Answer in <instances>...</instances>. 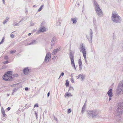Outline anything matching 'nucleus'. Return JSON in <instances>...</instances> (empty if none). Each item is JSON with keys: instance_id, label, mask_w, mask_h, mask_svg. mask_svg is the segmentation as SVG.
Wrapping results in <instances>:
<instances>
[{"instance_id": "nucleus-1", "label": "nucleus", "mask_w": 123, "mask_h": 123, "mask_svg": "<svg viewBox=\"0 0 123 123\" xmlns=\"http://www.w3.org/2000/svg\"><path fill=\"white\" fill-rule=\"evenodd\" d=\"M93 4L95 8V11L97 15L100 17H102L103 16V13L102 10L100 9L98 4L96 0H93Z\"/></svg>"}, {"instance_id": "nucleus-2", "label": "nucleus", "mask_w": 123, "mask_h": 123, "mask_svg": "<svg viewBox=\"0 0 123 123\" xmlns=\"http://www.w3.org/2000/svg\"><path fill=\"white\" fill-rule=\"evenodd\" d=\"M117 107L116 112L117 116H119L123 112V102H120L117 104Z\"/></svg>"}, {"instance_id": "nucleus-3", "label": "nucleus", "mask_w": 123, "mask_h": 123, "mask_svg": "<svg viewBox=\"0 0 123 123\" xmlns=\"http://www.w3.org/2000/svg\"><path fill=\"white\" fill-rule=\"evenodd\" d=\"M12 71H9L6 72L3 76V79L8 81H12Z\"/></svg>"}, {"instance_id": "nucleus-4", "label": "nucleus", "mask_w": 123, "mask_h": 123, "mask_svg": "<svg viewBox=\"0 0 123 123\" xmlns=\"http://www.w3.org/2000/svg\"><path fill=\"white\" fill-rule=\"evenodd\" d=\"M111 18L112 21L115 23H119L122 21L121 18L118 15L117 12L114 11L112 12V15Z\"/></svg>"}, {"instance_id": "nucleus-5", "label": "nucleus", "mask_w": 123, "mask_h": 123, "mask_svg": "<svg viewBox=\"0 0 123 123\" xmlns=\"http://www.w3.org/2000/svg\"><path fill=\"white\" fill-rule=\"evenodd\" d=\"M88 118L92 117V118L96 117L99 116L98 114V111L97 110H94L92 111H88Z\"/></svg>"}, {"instance_id": "nucleus-6", "label": "nucleus", "mask_w": 123, "mask_h": 123, "mask_svg": "<svg viewBox=\"0 0 123 123\" xmlns=\"http://www.w3.org/2000/svg\"><path fill=\"white\" fill-rule=\"evenodd\" d=\"M121 92H123V80L121 81L118 85L117 89V94L119 95Z\"/></svg>"}, {"instance_id": "nucleus-7", "label": "nucleus", "mask_w": 123, "mask_h": 123, "mask_svg": "<svg viewBox=\"0 0 123 123\" xmlns=\"http://www.w3.org/2000/svg\"><path fill=\"white\" fill-rule=\"evenodd\" d=\"M69 54V57L71 60V65L73 67H74V69L76 70V68L74 60V55L71 51L70 52Z\"/></svg>"}, {"instance_id": "nucleus-8", "label": "nucleus", "mask_w": 123, "mask_h": 123, "mask_svg": "<svg viewBox=\"0 0 123 123\" xmlns=\"http://www.w3.org/2000/svg\"><path fill=\"white\" fill-rule=\"evenodd\" d=\"M108 96H109V100H111V97L113 96L112 90L111 88H110L108 91L107 93Z\"/></svg>"}, {"instance_id": "nucleus-9", "label": "nucleus", "mask_w": 123, "mask_h": 123, "mask_svg": "<svg viewBox=\"0 0 123 123\" xmlns=\"http://www.w3.org/2000/svg\"><path fill=\"white\" fill-rule=\"evenodd\" d=\"M51 58V54L49 52H48L47 53L45 57L44 62H49V57Z\"/></svg>"}, {"instance_id": "nucleus-10", "label": "nucleus", "mask_w": 123, "mask_h": 123, "mask_svg": "<svg viewBox=\"0 0 123 123\" xmlns=\"http://www.w3.org/2000/svg\"><path fill=\"white\" fill-rule=\"evenodd\" d=\"M56 39L55 37H53L50 43L51 46H54L55 43L56 42Z\"/></svg>"}, {"instance_id": "nucleus-11", "label": "nucleus", "mask_w": 123, "mask_h": 123, "mask_svg": "<svg viewBox=\"0 0 123 123\" xmlns=\"http://www.w3.org/2000/svg\"><path fill=\"white\" fill-rule=\"evenodd\" d=\"M80 48L81 49L80 51L82 53L86 52V49H85V47L83 45V43H81L80 46Z\"/></svg>"}, {"instance_id": "nucleus-12", "label": "nucleus", "mask_w": 123, "mask_h": 123, "mask_svg": "<svg viewBox=\"0 0 123 123\" xmlns=\"http://www.w3.org/2000/svg\"><path fill=\"white\" fill-rule=\"evenodd\" d=\"M30 70L28 67L25 68L23 70V73L24 74L27 75L29 73Z\"/></svg>"}, {"instance_id": "nucleus-13", "label": "nucleus", "mask_w": 123, "mask_h": 123, "mask_svg": "<svg viewBox=\"0 0 123 123\" xmlns=\"http://www.w3.org/2000/svg\"><path fill=\"white\" fill-rule=\"evenodd\" d=\"M60 48H59L54 49L52 53V55H55L59 51H60Z\"/></svg>"}, {"instance_id": "nucleus-14", "label": "nucleus", "mask_w": 123, "mask_h": 123, "mask_svg": "<svg viewBox=\"0 0 123 123\" xmlns=\"http://www.w3.org/2000/svg\"><path fill=\"white\" fill-rule=\"evenodd\" d=\"M1 112L2 114L3 115V117H5L7 116V115L5 114V111L4 110L3 108L2 107L1 109Z\"/></svg>"}, {"instance_id": "nucleus-15", "label": "nucleus", "mask_w": 123, "mask_h": 123, "mask_svg": "<svg viewBox=\"0 0 123 123\" xmlns=\"http://www.w3.org/2000/svg\"><path fill=\"white\" fill-rule=\"evenodd\" d=\"M78 64L80 70H81L82 69L81 65H82V62L81 59H79L78 62Z\"/></svg>"}, {"instance_id": "nucleus-16", "label": "nucleus", "mask_w": 123, "mask_h": 123, "mask_svg": "<svg viewBox=\"0 0 123 123\" xmlns=\"http://www.w3.org/2000/svg\"><path fill=\"white\" fill-rule=\"evenodd\" d=\"M37 42L36 40H33L32 41L31 43H28L29 45H33L36 44L37 43Z\"/></svg>"}, {"instance_id": "nucleus-17", "label": "nucleus", "mask_w": 123, "mask_h": 123, "mask_svg": "<svg viewBox=\"0 0 123 123\" xmlns=\"http://www.w3.org/2000/svg\"><path fill=\"white\" fill-rule=\"evenodd\" d=\"M40 31L41 32H44L46 30V29L45 28L44 26L40 27Z\"/></svg>"}, {"instance_id": "nucleus-18", "label": "nucleus", "mask_w": 123, "mask_h": 123, "mask_svg": "<svg viewBox=\"0 0 123 123\" xmlns=\"http://www.w3.org/2000/svg\"><path fill=\"white\" fill-rule=\"evenodd\" d=\"M65 97H69V96H72V95L71 93L69 92L66 93L65 95Z\"/></svg>"}, {"instance_id": "nucleus-19", "label": "nucleus", "mask_w": 123, "mask_h": 123, "mask_svg": "<svg viewBox=\"0 0 123 123\" xmlns=\"http://www.w3.org/2000/svg\"><path fill=\"white\" fill-rule=\"evenodd\" d=\"M71 20L73 22V23L74 24L76 23L77 22V20L76 18H72Z\"/></svg>"}, {"instance_id": "nucleus-20", "label": "nucleus", "mask_w": 123, "mask_h": 123, "mask_svg": "<svg viewBox=\"0 0 123 123\" xmlns=\"http://www.w3.org/2000/svg\"><path fill=\"white\" fill-rule=\"evenodd\" d=\"M80 77L81 78V81H83L85 79V75H83L82 74H80Z\"/></svg>"}, {"instance_id": "nucleus-21", "label": "nucleus", "mask_w": 123, "mask_h": 123, "mask_svg": "<svg viewBox=\"0 0 123 123\" xmlns=\"http://www.w3.org/2000/svg\"><path fill=\"white\" fill-rule=\"evenodd\" d=\"M87 38L88 39L89 42H90L92 43V38H91V37H87Z\"/></svg>"}, {"instance_id": "nucleus-22", "label": "nucleus", "mask_w": 123, "mask_h": 123, "mask_svg": "<svg viewBox=\"0 0 123 123\" xmlns=\"http://www.w3.org/2000/svg\"><path fill=\"white\" fill-rule=\"evenodd\" d=\"M90 37H91V38H92V35L93 34V32H92V29H90Z\"/></svg>"}, {"instance_id": "nucleus-23", "label": "nucleus", "mask_w": 123, "mask_h": 123, "mask_svg": "<svg viewBox=\"0 0 123 123\" xmlns=\"http://www.w3.org/2000/svg\"><path fill=\"white\" fill-rule=\"evenodd\" d=\"M85 109V107L83 106L82 108L81 112L83 114Z\"/></svg>"}, {"instance_id": "nucleus-24", "label": "nucleus", "mask_w": 123, "mask_h": 123, "mask_svg": "<svg viewBox=\"0 0 123 123\" xmlns=\"http://www.w3.org/2000/svg\"><path fill=\"white\" fill-rule=\"evenodd\" d=\"M69 82L68 81V80H67L66 81V82L65 83V85L67 87V86H68L69 85Z\"/></svg>"}, {"instance_id": "nucleus-25", "label": "nucleus", "mask_w": 123, "mask_h": 123, "mask_svg": "<svg viewBox=\"0 0 123 123\" xmlns=\"http://www.w3.org/2000/svg\"><path fill=\"white\" fill-rule=\"evenodd\" d=\"M43 5H42L39 8L38 10V12H40L41 11L43 7Z\"/></svg>"}, {"instance_id": "nucleus-26", "label": "nucleus", "mask_w": 123, "mask_h": 123, "mask_svg": "<svg viewBox=\"0 0 123 123\" xmlns=\"http://www.w3.org/2000/svg\"><path fill=\"white\" fill-rule=\"evenodd\" d=\"M16 51V50L14 49L10 51V54L14 53Z\"/></svg>"}, {"instance_id": "nucleus-27", "label": "nucleus", "mask_w": 123, "mask_h": 123, "mask_svg": "<svg viewBox=\"0 0 123 123\" xmlns=\"http://www.w3.org/2000/svg\"><path fill=\"white\" fill-rule=\"evenodd\" d=\"M93 22L94 25H95L96 23V19L94 18H93Z\"/></svg>"}, {"instance_id": "nucleus-28", "label": "nucleus", "mask_w": 123, "mask_h": 123, "mask_svg": "<svg viewBox=\"0 0 123 123\" xmlns=\"http://www.w3.org/2000/svg\"><path fill=\"white\" fill-rule=\"evenodd\" d=\"M5 38L4 37H3L2 38V39L0 42V44H1L4 41Z\"/></svg>"}, {"instance_id": "nucleus-29", "label": "nucleus", "mask_w": 123, "mask_h": 123, "mask_svg": "<svg viewBox=\"0 0 123 123\" xmlns=\"http://www.w3.org/2000/svg\"><path fill=\"white\" fill-rule=\"evenodd\" d=\"M18 89V88H16L15 87L14 88V89L13 90V91L14 92H16Z\"/></svg>"}, {"instance_id": "nucleus-30", "label": "nucleus", "mask_w": 123, "mask_h": 123, "mask_svg": "<svg viewBox=\"0 0 123 123\" xmlns=\"http://www.w3.org/2000/svg\"><path fill=\"white\" fill-rule=\"evenodd\" d=\"M73 76H71V81L72 82L74 83V80L73 79Z\"/></svg>"}, {"instance_id": "nucleus-31", "label": "nucleus", "mask_w": 123, "mask_h": 123, "mask_svg": "<svg viewBox=\"0 0 123 123\" xmlns=\"http://www.w3.org/2000/svg\"><path fill=\"white\" fill-rule=\"evenodd\" d=\"M71 111V110L70 109H68V114L70 113Z\"/></svg>"}, {"instance_id": "nucleus-32", "label": "nucleus", "mask_w": 123, "mask_h": 123, "mask_svg": "<svg viewBox=\"0 0 123 123\" xmlns=\"http://www.w3.org/2000/svg\"><path fill=\"white\" fill-rule=\"evenodd\" d=\"M13 25L14 26H17L18 25H19V24L18 23H17L16 22H15L13 24Z\"/></svg>"}, {"instance_id": "nucleus-33", "label": "nucleus", "mask_w": 123, "mask_h": 123, "mask_svg": "<svg viewBox=\"0 0 123 123\" xmlns=\"http://www.w3.org/2000/svg\"><path fill=\"white\" fill-rule=\"evenodd\" d=\"M70 88H69V91L70 90H71L72 91H73L74 90V88L73 87H71L70 86Z\"/></svg>"}, {"instance_id": "nucleus-34", "label": "nucleus", "mask_w": 123, "mask_h": 123, "mask_svg": "<svg viewBox=\"0 0 123 123\" xmlns=\"http://www.w3.org/2000/svg\"><path fill=\"white\" fill-rule=\"evenodd\" d=\"M35 114L36 115V117L37 119V113L36 111H35Z\"/></svg>"}, {"instance_id": "nucleus-35", "label": "nucleus", "mask_w": 123, "mask_h": 123, "mask_svg": "<svg viewBox=\"0 0 123 123\" xmlns=\"http://www.w3.org/2000/svg\"><path fill=\"white\" fill-rule=\"evenodd\" d=\"M64 75V73L63 72L60 75L59 78H58V79L60 78L61 76H63Z\"/></svg>"}, {"instance_id": "nucleus-36", "label": "nucleus", "mask_w": 123, "mask_h": 123, "mask_svg": "<svg viewBox=\"0 0 123 123\" xmlns=\"http://www.w3.org/2000/svg\"><path fill=\"white\" fill-rule=\"evenodd\" d=\"M61 24V23L60 21L59 20L58 22L57 23V25H60Z\"/></svg>"}, {"instance_id": "nucleus-37", "label": "nucleus", "mask_w": 123, "mask_h": 123, "mask_svg": "<svg viewBox=\"0 0 123 123\" xmlns=\"http://www.w3.org/2000/svg\"><path fill=\"white\" fill-rule=\"evenodd\" d=\"M82 53L83 54V55L84 57H85V56H86V52Z\"/></svg>"}, {"instance_id": "nucleus-38", "label": "nucleus", "mask_w": 123, "mask_h": 123, "mask_svg": "<svg viewBox=\"0 0 123 123\" xmlns=\"http://www.w3.org/2000/svg\"><path fill=\"white\" fill-rule=\"evenodd\" d=\"M8 21L7 20H4V21L3 22V24L4 25H5L6 23Z\"/></svg>"}, {"instance_id": "nucleus-39", "label": "nucleus", "mask_w": 123, "mask_h": 123, "mask_svg": "<svg viewBox=\"0 0 123 123\" xmlns=\"http://www.w3.org/2000/svg\"><path fill=\"white\" fill-rule=\"evenodd\" d=\"M38 107V105L37 104H36L34 105V107Z\"/></svg>"}, {"instance_id": "nucleus-40", "label": "nucleus", "mask_w": 123, "mask_h": 123, "mask_svg": "<svg viewBox=\"0 0 123 123\" xmlns=\"http://www.w3.org/2000/svg\"><path fill=\"white\" fill-rule=\"evenodd\" d=\"M35 24V23H32L31 22V26H33Z\"/></svg>"}, {"instance_id": "nucleus-41", "label": "nucleus", "mask_w": 123, "mask_h": 123, "mask_svg": "<svg viewBox=\"0 0 123 123\" xmlns=\"http://www.w3.org/2000/svg\"><path fill=\"white\" fill-rule=\"evenodd\" d=\"M53 116H54V119L56 121H57V120H58L57 119V118L56 117H55V116L53 115Z\"/></svg>"}, {"instance_id": "nucleus-42", "label": "nucleus", "mask_w": 123, "mask_h": 123, "mask_svg": "<svg viewBox=\"0 0 123 123\" xmlns=\"http://www.w3.org/2000/svg\"><path fill=\"white\" fill-rule=\"evenodd\" d=\"M14 77H17L18 76V74H16L14 75Z\"/></svg>"}, {"instance_id": "nucleus-43", "label": "nucleus", "mask_w": 123, "mask_h": 123, "mask_svg": "<svg viewBox=\"0 0 123 123\" xmlns=\"http://www.w3.org/2000/svg\"><path fill=\"white\" fill-rule=\"evenodd\" d=\"M9 63V62L8 61H6L4 62V63L5 64H7Z\"/></svg>"}, {"instance_id": "nucleus-44", "label": "nucleus", "mask_w": 123, "mask_h": 123, "mask_svg": "<svg viewBox=\"0 0 123 123\" xmlns=\"http://www.w3.org/2000/svg\"><path fill=\"white\" fill-rule=\"evenodd\" d=\"M8 58V57L7 56H5L4 57V59L6 60H7Z\"/></svg>"}, {"instance_id": "nucleus-45", "label": "nucleus", "mask_w": 123, "mask_h": 123, "mask_svg": "<svg viewBox=\"0 0 123 123\" xmlns=\"http://www.w3.org/2000/svg\"><path fill=\"white\" fill-rule=\"evenodd\" d=\"M10 37L11 38H13L14 37V35L12 34H11L10 36Z\"/></svg>"}, {"instance_id": "nucleus-46", "label": "nucleus", "mask_w": 123, "mask_h": 123, "mask_svg": "<svg viewBox=\"0 0 123 123\" xmlns=\"http://www.w3.org/2000/svg\"><path fill=\"white\" fill-rule=\"evenodd\" d=\"M28 88H29L28 87H25V90L26 91H27L28 90Z\"/></svg>"}, {"instance_id": "nucleus-47", "label": "nucleus", "mask_w": 123, "mask_h": 123, "mask_svg": "<svg viewBox=\"0 0 123 123\" xmlns=\"http://www.w3.org/2000/svg\"><path fill=\"white\" fill-rule=\"evenodd\" d=\"M7 110L8 111H9L11 109V108L10 107H8L7 108Z\"/></svg>"}, {"instance_id": "nucleus-48", "label": "nucleus", "mask_w": 123, "mask_h": 123, "mask_svg": "<svg viewBox=\"0 0 123 123\" xmlns=\"http://www.w3.org/2000/svg\"><path fill=\"white\" fill-rule=\"evenodd\" d=\"M80 74H79L77 77H78L77 79H79L80 78Z\"/></svg>"}, {"instance_id": "nucleus-49", "label": "nucleus", "mask_w": 123, "mask_h": 123, "mask_svg": "<svg viewBox=\"0 0 123 123\" xmlns=\"http://www.w3.org/2000/svg\"><path fill=\"white\" fill-rule=\"evenodd\" d=\"M50 95L49 92L47 93V97H48Z\"/></svg>"}, {"instance_id": "nucleus-50", "label": "nucleus", "mask_w": 123, "mask_h": 123, "mask_svg": "<svg viewBox=\"0 0 123 123\" xmlns=\"http://www.w3.org/2000/svg\"><path fill=\"white\" fill-rule=\"evenodd\" d=\"M9 19V18H8V17H6V20H7L8 21V19Z\"/></svg>"}, {"instance_id": "nucleus-51", "label": "nucleus", "mask_w": 123, "mask_h": 123, "mask_svg": "<svg viewBox=\"0 0 123 123\" xmlns=\"http://www.w3.org/2000/svg\"><path fill=\"white\" fill-rule=\"evenodd\" d=\"M24 19L25 18H22V19L21 20V21H23Z\"/></svg>"}, {"instance_id": "nucleus-52", "label": "nucleus", "mask_w": 123, "mask_h": 123, "mask_svg": "<svg viewBox=\"0 0 123 123\" xmlns=\"http://www.w3.org/2000/svg\"><path fill=\"white\" fill-rule=\"evenodd\" d=\"M84 58L85 60H86V56H85V57H84Z\"/></svg>"}, {"instance_id": "nucleus-53", "label": "nucleus", "mask_w": 123, "mask_h": 123, "mask_svg": "<svg viewBox=\"0 0 123 123\" xmlns=\"http://www.w3.org/2000/svg\"><path fill=\"white\" fill-rule=\"evenodd\" d=\"M113 39H114L115 38V37L114 35V34H113Z\"/></svg>"}, {"instance_id": "nucleus-54", "label": "nucleus", "mask_w": 123, "mask_h": 123, "mask_svg": "<svg viewBox=\"0 0 123 123\" xmlns=\"http://www.w3.org/2000/svg\"><path fill=\"white\" fill-rule=\"evenodd\" d=\"M121 49H122L123 50V45H122V46H121Z\"/></svg>"}, {"instance_id": "nucleus-55", "label": "nucleus", "mask_w": 123, "mask_h": 123, "mask_svg": "<svg viewBox=\"0 0 123 123\" xmlns=\"http://www.w3.org/2000/svg\"><path fill=\"white\" fill-rule=\"evenodd\" d=\"M31 34V33H30L28 34V36H29Z\"/></svg>"}, {"instance_id": "nucleus-56", "label": "nucleus", "mask_w": 123, "mask_h": 123, "mask_svg": "<svg viewBox=\"0 0 123 123\" xmlns=\"http://www.w3.org/2000/svg\"><path fill=\"white\" fill-rule=\"evenodd\" d=\"M28 12V11L27 10V9H25V12Z\"/></svg>"}, {"instance_id": "nucleus-57", "label": "nucleus", "mask_w": 123, "mask_h": 123, "mask_svg": "<svg viewBox=\"0 0 123 123\" xmlns=\"http://www.w3.org/2000/svg\"><path fill=\"white\" fill-rule=\"evenodd\" d=\"M36 6V5H34L33 6V8H34V7H35Z\"/></svg>"}, {"instance_id": "nucleus-58", "label": "nucleus", "mask_w": 123, "mask_h": 123, "mask_svg": "<svg viewBox=\"0 0 123 123\" xmlns=\"http://www.w3.org/2000/svg\"><path fill=\"white\" fill-rule=\"evenodd\" d=\"M22 21H21V20L19 22V23H18V24L19 23H20Z\"/></svg>"}, {"instance_id": "nucleus-59", "label": "nucleus", "mask_w": 123, "mask_h": 123, "mask_svg": "<svg viewBox=\"0 0 123 123\" xmlns=\"http://www.w3.org/2000/svg\"><path fill=\"white\" fill-rule=\"evenodd\" d=\"M14 92L13 91V92L12 93V95H13V93H14Z\"/></svg>"}, {"instance_id": "nucleus-60", "label": "nucleus", "mask_w": 123, "mask_h": 123, "mask_svg": "<svg viewBox=\"0 0 123 123\" xmlns=\"http://www.w3.org/2000/svg\"><path fill=\"white\" fill-rule=\"evenodd\" d=\"M85 61L86 63H87L86 60H85Z\"/></svg>"}, {"instance_id": "nucleus-61", "label": "nucleus", "mask_w": 123, "mask_h": 123, "mask_svg": "<svg viewBox=\"0 0 123 123\" xmlns=\"http://www.w3.org/2000/svg\"><path fill=\"white\" fill-rule=\"evenodd\" d=\"M85 104H84V105H83V106H86V105H85Z\"/></svg>"}, {"instance_id": "nucleus-62", "label": "nucleus", "mask_w": 123, "mask_h": 123, "mask_svg": "<svg viewBox=\"0 0 123 123\" xmlns=\"http://www.w3.org/2000/svg\"><path fill=\"white\" fill-rule=\"evenodd\" d=\"M85 104H84V105H83V106H86V105H85Z\"/></svg>"}, {"instance_id": "nucleus-63", "label": "nucleus", "mask_w": 123, "mask_h": 123, "mask_svg": "<svg viewBox=\"0 0 123 123\" xmlns=\"http://www.w3.org/2000/svg\"><path fill=\"white\" fill-rule=\"evenodd\" d=\"M85 104H84V105H83V106H86V105H85Z\"/></svg>"}, {"instance_id": "nucleus-64", "label": "nucleus", "mask_w": 123, "mask_h": 123, "mask_svg": "<svg viewBox=\"0 0 123 123\" xmlns=\"http://www.w3.org/2000/svg\"><path fill=\"white\" fill-rule=\"evenodd\" d=\"M9 94H7V96H9Z\"/></svg>"}]
</instances>
